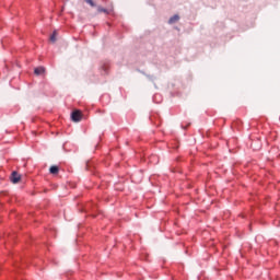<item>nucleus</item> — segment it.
Returning a JSON list of instances; mask_svg holds the SVG:
<instances>
[{
    "instance_id": "1",
    "label": "nucleus",
    "mask_w": 280,
    "mask_h": 280,
    "mask_svg": "<svg viewBox=\"0 0 280 280\" xmlns=\"http://www.w3.org/2000/svg\"><path fill=\"white\" fill-rule=\"evenodd\" d=\"M82 110L80 109H73L70 114L71 121L74 124H79V121H82Z\"/></svg>"
},
{
    "instance_id": "2",
    "label": "nucleus",
    "mask_w": 280,
    "mask_h": 280,
    "mask_svg": "<svg viewBox=\"0 0 280 280\" xmlns=\"http://www.w3.org/2000/svg\"><path fill=\"white\" fill-rule=\"evenodd\" d=\"M79 211L81 213H89V211H97V206L93 202H90L85 206H80Z\"/></svg>"
},
{
    "instance_id": "3",
    "label": "nucleus",
    "mask_w": 280,
    "mask_h": 280,
    "mask_svg": "<svg viewBox=\"0 0 280 280\" xmlns=\"http://www.w3.org/2000/svg\"><path fill=\"white\" fill-rule=\"evenodd\" d=\"M10 182L13 185H19V183H21V174H19L16 171H13L10 176Z\"/></svg>"
},
{
    "instance_id": "4",
    "label": "nucleus",
    "mask_w": 280,
    "mask_h": 280,
    "mask_svg": "<svg viewBox=\"0 0 280 280\" xmlns=\"http://www.w3.org/2000/svg\"><path fill=\"white\" fill-rule=\"evenodd\" d=\"M85 170H88V172H91L92 174H95V163L91 160H88L85 163Z\"/></svg>"
},
{
    "instance_id": "5",
    "label": "nucleus",
    "mask_w": 280,
    "mask_h": 280,
    "mask_svg": "<svg viewBox=\"0 0 280 280\" xmlns=\"http://www.w3.org/2000/svg\"><path fill=\"white\" fill-rule=\"evenodd\" d=\"M59 172H60V166H58V165H51L49 167V174H52V176L58 175Z\"/></svg>"
},
{
    "instance_id": "6",
    "label": "nucleus",
    "mask_w": 280,
    "mask_h": 280,
    "mask_svg": "<svg viewBox=\"0 0 280 280\" xmlns=\"http://www.w3.org/2000/svg\"><path fill=\"white\" fill-rule=\"evenodd\" d=\"M176 21H180V15L174 14L173 16H171L168 20V24L173 25V23H176Z\"/></svg>"
},
{
    "instance_id": "7",
    "label": "nucleus",
    "mask_w": 280,
    "mask_h": 280,
    "mask_svg": "<svg viewBox=\"0 0 280 280\" xmlns=\"http://www.w3.org/2000/svg\"><path fill=\"white\" fill-rule=\"evenodd\" d=\"M35 75H43L45 73V67L40 66L34 69Z\"/></svg>"
},
{
    "instance_id": "8",
    "label": "nucleus",
    "mask_w": 280,
    "mask_h": 280,
    "mask_svg": "<svg viewBox=\"0 0 280 280\" xmlns=\"http://www.w3.org/2000/svg\"><path fill=\"white\" fill-rule=\"evenodd\" d=\"M108 69H109L108 63H103L102 65V75H108Z\"/></svg>"
},
{
    "instance_id": "9",
    "label": "nucleus",
    "mask_w": 280,
    "mask_h": 280,
    "mask_svg": "<svg viewBox=\"0 0 280 280\" xmlns=\"http://www.w3.org/2000/svg\"><path fill=\"white\" fill-rule=\"evenodd\" d=\"M145 78L149 80V82H152L154 84V86H156V75L154 74H145Z\"/></svg>"
},
{
    "instance_id": "10",
    "label": "nucleus",
    "mask_w": 280,
    "mask_h": 280,
    "mask_svg": "<svg viewBox=\"0 0 280 280\" xmlns=\"http://www.w3.org/2000/svg\"><path fill=\"white\" fill-rule=\"evenodd\" d=\"M97 12H100V13H104V14H110V12L108 11V9H106V8H104V7H102V5H98L97 7Z\"/></svg>"
},
{
    "instance_id": "11",
    "label": "nucleus",
    "mask_w": 280,
    "mask_h": 280,
    "mask_svg": "<svg viewBox=\"0 0 280 280\" xmlns=\"http://www.w3.org/2000/svg\"><path fill=\"white\" fill-rule=\"evenodd\" d=\"M56 36H58V32L54 31L52 34L50 35V43H56Z\"/></svg>"
},
{
    "instance_id": "12",
    "label": "nucleus",
    "mask_w": 280,
    "mask_h": 280,
    "mask_svg": "<svg viewBox=\"0 0 280 280\" xmlns=\"http://www.w3.org/2000/svg\"><path fill=\"white\" fill-rule=\"evenodd\" d=\"M85 3H88L89 5H91V8H95L97 4L95 3V1L93 0H84Z\"/></svg>"
},
{
    "instance_id": "13",
    "label": "nucleus",
    "mask_w": 280,
    "mask_h": 280,
    "mask_svg": "<svg viewBox=\"0 0 280 280\" xmlns=\"http://www.w3.org/2000/svg\"><path fill=\"white\" fill-rule=\"evenodd\" d=\"M138 73H141L142 75H144V78H145V75H148V73L141 69H138Z\"/></svg>"
}]
</instances>
